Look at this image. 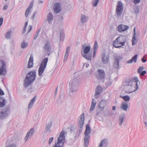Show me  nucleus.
<instances>
[{
  "label": "nucleus",
  "instance_id": "obj_1",
  "mask_svg": "<svg viewBox=\"0 0 147 147\" xmlns=\"http://www.w3.org/2000/svg\"><path fill=\"white\" fill-rule=\"evenodd\" d=\"M138 79L137 77L125 81L124 85L125 88L129 89L128 90H126L125 92L128 93H131L137 90L138 88Z\"/></svg>",
  "mask_w": 147,
  "mask_h": 147
},
{
  "label": "nucleus",
  "instance_id": "obj_2",
  "mask_svg": "<svg viewBox=\"0 0 147 147\" xmlns=\"http://www.w3.org/2000/svg\"><path fill=\"white\" fill-rule=\"evenodd\" d=\"M36 76V70L30 71L26 76L24 80V86L27 87L30 86L35 80Z\"/></svg>",
  "mask_w": 147,
  "mask_h": 147
},
{
  "label": "nucleus",
  "instance_id": "obj_3",
  "mask_svg": "<svg viewBox=\"0 0 147 147\" xmlns=\"http://www.w3.org/2000/svg\"><path fill=\"white\" fill-rule=\"evenodd\" d=\"M82 50L83 49L84 53H82V55L84 58L88 61H91L92 59V52H90L91 48L90 45L87 46L86 44L82 45Z\"/></svg>",
  "mask_w": 147,
  "mask_h": 147
},
{
  "label": "nucleus",
  "instance_id": "obj_4",
  "mask_svg": "<svg viewBox=\"0 0 147 147\" xmlns=\"http://www.w3.org/2000/svg\"><path fill=\"white\" fill-rule=\"evenodd\" d=\"M71 88L69 91V94L71 95L76 92L78 90L79 83L77 78H75L72 80L70 82Z\"/></svg>",
  "mask_w": 147,
  "mask_h": 147
},
{
  "label": "nucleus",
  "instance_id": "obj_5",
  "mask_svg": "<svg viewBox=\"0 0 147 147\" xmlns=\"http://www.w3.org/2000/svg\"><path fill=\"white\" fill-rule=\"evenodd\" d=\"M66 132L63 130H62L60 133L58 138L57 143H55L53 147H62L63 145L65 140V134Z\"/></svg>",
  "mask_w": 147,
  "mask_h": 147
},
{
  "label": "nucleus",
  "instance_id": "obj_6",
  "mask_svg": "<svg viewBox=\"0 0 147 147\" xmlns=\"http://www.w3.org/2000/svg\"><path fill=\"white\" fill-rule=\"evenodd\" d=\"M48 61V58H45L42 60L38 69V74L39 76L42 75L46 67Z\"/></svg>",
  "mask_w": 147,
  "mask_h": 147
},
{
  "label": "nucleus",
  "instance_id": "obj_7",
  "mask_svg": "<svg viewBox=\"0 0 147 147\" xmlns=\"http://www.w3.org/2000/svg\"><path fill=\"white\" fill-rule=\"evenodd\" d=\"M10 109L9 106L5 107L0 111V119H4L8 117L10 113Z\"/></svg>",
  "mask_w": 147,
  "mask_h": 147
},
{
  "label": "nucleus",
  "instance_id": "obj_8",
  "mask_svg": "<svg viewBox=\"0 0 147 147\" xmlns=\"http://www.w3.org/2000/svg\"><path fill=\"white\" fill-rule=\"evenodd\" d=\"M84 115L83 113L79 117L78 119V125L80 128L79 130V134L82 132L84 122Z\"/></svg>",
  "mask_w": 147,
  "mask_h": 147
},
{
  "label": "nucleus",
  "instance_id": "obj_9",
  "mask_svg": "<svg viewBox=\"0 0 147 147\" xmlns=\"http://www.w3.org/2000/svg\"><path fill=\"white\" fill-rule=\"evenodd\" d=\"M6 64L2 60H0V76H4L7 73Z\"/></svg>",
  "mask_w": 147,
  "mask_h": 147
},
{
  "label": "nucleus",
  "instance_id": "obj_10",
  "mask_svg": "<svg viewBox=\"0 0 147 147\" xmlns=\"http://www.w3.org/2000/svg\"><path fill=\"white\" fill-rule=\"evenodd\" d=\"M123 7L121 2L119 1L116 7V13L118 17L121 16L123 11Z\"/></svg>",
  "mask_w": 147,
  "mask_h": 147
},
{
  "label": "nucleus",
  "instance_id": "obj_11",
  "mask_svg": "<svg viewBox=\"0 0 147 147\" xmlns=\"http://www.w3.org/2000/svg\"><path fill=\"white\" fill-rule=\"evenodd\" d=\"M121 57L119 56H115L114 57V61L113 63V67L115 69L119 68V61L122 59Z\"/></svg>",
  "mask_w": 147,
  "mask_h": 147
},
{
  "label": "nucleus",
  "instance_id": "obj_12",
  "mask_svg": "<svg viewBox=\"0 0 147 147\" xmlns=\"http://www.w3.org/2000/svg\"><path fill=\"white\" fill-rule=\"evenodd\" d=\"M97 77L99 80H103L105 77V73L104 70L100 69H97Z\"/></svg>",
  "mask_w": 147,
  "mask_h": 147
},
{
  "label": "nucleus",
  "instance_id": "obj_13",
  "mask_svg": "<svg viewBox=\"0 0 147 147\" xmlns=\"http://www.w3.org/2000/svg\"><path fill=\"white\" fill-rule=\"evenodd\" d=\"M35 133V129L34 127L30 129L27 132L26 136L25 137L24 140L26 142L29 138H31L34 134Z\"/></svg>",
  "mask_w": 147,
  "mask_h": 147
},
{
  "label": "nucleus",
  "instance_id": "obj_14",
  "mask_svg": "<svg viewBox=\"0 0 147 147\" xmlns=\"http://www.w3.org/2000/svg\"><path fill=\"white\" fill-rule=\"evenodd\" d=\"M51 48L52 47L50 42L49 41H47L45 44L43 48L47 53H49L48 56L50 55V52L51 51Z\"/></svg>",
  "mask_w": 147,
  "mask_h": 147
},
{
  "label": "nucleus",
  "instance_id": "obj_15",
  "mask_svg": "<svg viewBox=\"0 0 147 147\" xmlns=\"http://www.w3.org/2000/svg\"><path fill=\"white\" fill-rule=\"evenodd\" d=\"M109 55H107L106 56L105 53H102L101 58L102 63L104 64H107L109 62Z\"/></svg>",
  "mask_w": 147,
  "mask_h": 147
},
{
  "label": "nucleus",
  "instance_id": "obj_16",
  "mask_svg": "<svg viewBox=\"0 0 147 147\" xmlns=\"http://www.w3.org/2000/svg\"><path fill=\"white\" fill-rule=\"evenodd\" d=\"M129 28L127 26L122 24L119 25L117 28V30L119 32H122L127 30Z\"/></svg>",
  "mask_w": 147,
  "mask_h": 147
},
{
  "label": "nucleus",
  "instance_id": "obj_17",
  "mask_svg": "<svg viewBox=\"0 0 147 147\" xmlns=\"http://www.w3.org/2000/svg\"><path fill=\"white\" fill-rule=\"evenodd\" d=\"M102 90V87L99 86H98L96 89L95 93L94 96L96 98H98L100 96V93L101 92Z\"/></svg>",
  "mask_w": 147,
  "mask_h": 147
},
{
  "label": "nucleus",
  "instance_id": "obj_18",
  "mask_svg": "<svg viewBox=\"0 0 147 147\" xmlns=\"http://www.w3.org/2000/svg\"><path fill=\"white\" fill-rule=\"evenodd\" d=\"M60 5V3H55L54 5L53 9L55 13H58L60 12L61 11Z\"/></svg>",
  "mask_w": 147,
  "mask_h": 147
},
{
  "label": "nucleus",
  "instance_id": "obj_19",
  "mask_svg": "<svg viewBox=\"0 0 147 147\" xmlns=\"http://www.w3.org/2000/svg\"><path fill=\"white\" fill-rule=\"evenodd\" d=\"M107 104V102L106 100H101L99 102L98 107L100 108V109L103 110L106 106Z\"/></svg>",
  "mask_w": 147,
  "mask_h": 147
},
{
  "label": "nucleus",
  "instance_id": "obj_20",
  "mask_svg": "<svg viewBox=\"0 0 147 147\" xmlns=\"http://www.w3.org/2000/svg\"><path fill=\"white\" fill-rule=\"evenodd\" d=\"M33 57L32 55H31L29 59L27 67L30 68L33 67Z\"/></svg>",
  "mask_w": 147,
  "mask_h": 147
},
{
  "label": "nucleus",
  "instance_id": "obj_21",
  "mask_svg": "<svg viewBox=\"0 0 147 147\" xmlns=\"http://www.w3.org/2000/svg\"><path fill=\"white\" fill-rule=\"evenodd\" d=\"M107 140L106 139H104L100 141L98 147H107Z\"/></svg>",
  "mask_w": 147,
  "mask_h": 147
},
{
  "label": "nucleus",
  "instance_id": "obj_22",
  "mask_svg": "<svg viewBox=\"0 0 147 147\" xmlns=\"http://www.w3.org/2000/svg\"><path fill=\"white\" fill-rule=\"evenodd\" d=\"M125 43V40L124 39L123 41H119L118 42H117L116 44H113V46L115 47L119 48H120L121 46H124Z\"/></svg>",
  "mask_w": 147,
  "mask_h": 147
},
{
  "label": "nucleus",
  "instance_id": "obj_23",
  "mask_svg": "<svg viewBox=\"0 0 147 147\" xmlns=\"http://www.w3.org/2000/svg\"><path fill=\"white\" fill-rule=\"evenodd\" d=\"M91 128L89 124H87L86 125L85 131L84 132V135L85 136H90L89 134L91 133Z\"/></svg>",
  "mask_w": 147,
  "mask_h": 147
},
{
  "label": "nucleus",
  "instance_id": "obj_24",
  "mask_svg": "<svg viewBox=\"0 0 147 147\" xmlns=\"http://www.w3.org/2000/svg\"><path fill=\"white\" fill-rule=\"evenodd\" d=\"M98 48V45L96 40L94 41V45L93 48V57H94L95 56L96 51H97Z\"/></svg>",
  "mask_w": 147,
  "mask_h": 147
},
{
  "label": "nucleus",
  "instance_id": "obj_25",
  "mask_svg": "<svg viewBox=\"0 0 147 147\" xmlns=\"http://www.w3.org/2000/svg\"><path fill=\"white\" fill-rule=\"evenodd\" d=\"M124 39L125 40V42L126 41V38L125 37L121 36L118 37L113 42V44H116L117 42H118L119 41H123Z\"/></svg>",
  "mask_w": 147,
  "mask_h": 147
},
{
  "label": "nucleus",
  "instance_id": "obj_26",
  "mask_svg": "<svg viewBox=\"0 0 147 147\" xmlns=\"http://www.w3.org/2000/svg\"><path fill=\"white\" fill-rule=\"evenodd\" d=\"M129 108L128 106V102H122L121 105V108L125 111H126L127 108Z\"/></svg>",
  "mask_w": 147,
  "mask_h": 147
},
{
  "label": "nucleus",
  "instance_id": "obj_27",
  "mask_svg": "<svg viewBox=\"0 0 147 147\" xmlns=\"http://www.w3.org/2000/svg\"><path fill=\"white\" fill-rule=\"evenodd\" d=\"M52 125V122L50 121L46 125L45 129L46 132H50L51 131L50 130L51 127Z\"/></svg>",
  "mask_w": 147,
  "mask_h": 147
},
{
  "label": "nucleus",
  "instance_id": "obj_28",
  "mask_svg": "<svg viewBox=\"0 0 147 147\" xmlns=\"http://www.w3.org/2000/svg\"><path fill=\"white\" fill-rule=\"evenodd\" d=\"M6 100L3 97L0 96V108L3 107L5 105Z\"/></svg>",
  "mask_w": 147,
  "mask_h": 147
},
{
  "label": "nucleus",
  "instance_id": "obj_29",
  "mask_svg": "<svg viewBox=\"0 0 147 147\" xmlns=\"http://www.w3.org/2000/svg\"><path fill=\"white\" fill-rule=\"evenodd\" d=\"M36 98V96H35L30 101V102L28 105V108L29 109H30L33 106L34 102Z\"/></svg>",
  "mask_w": 147,
  "mask_h": 147
},
{
  "label": "nucleus",
  "instance_id": "obj_30",
  "mask_svg": "<svg viewBox=\"0 0 147 147\" xmlns=\"http://www.w3.org/2000/svg\"><path fill=\"white\" fill-rule=\"evenodd\" d=\"M90 137L85 136L84 138V145L85 147H88L89 145Z\"/></svg>",
  "mask_w": 147,
  "mask_h": 147
},
{
  "label": "nucleus",
  "instance_id": "obj_31",
  "mask_svg": "<svg viewBox=\"0 0 147 147\" xmlns=\"http://www.w3.org/2000/svg\"><path fill=\"white\" fill-rule=\"evenodd\" d=\"M96 103V102L95 100L94 99L92 98L91 106L90 109V110L91 111H92L94 110Z\"/></svg>",
  "mask_w": 147,
  "mask_h": 147
},
{
  "label": "nucleus",
  "instance_id": "obj_32",
  "mask_svg": "<svg viewBox=\"0 0 147 147\" xmlns=\"http://www.w3.org/2000/svg\"><path fill=\"white\" fill-rule=\"evenodd\" d=\"M65 38L64 34L62 30H60V42L63 41Z\"/></svg>",
  "mask_w": 147,
  "mask_h": 147
},
{
  "label": "nucleus",
  "instance_id": "obj_33",
  "mask_svg": "<svg viewBox=\"0 0 147 147\" xmlns=\"http://www.w3.org/2000/svg\"><path fill=\"white\" fill-rule=\"evenodd\" d=\"M47 18L49 23L50 24L51 21L53 20V16L51 13H48Z\"/></svg>",
  "mask_w": 147,
  "mask_h": 147
},
{
  "label": "nucleus",
  "instance_id": "obj_34",
  "mask_svg": "<svg viewBox=\"0 0 147 147\" xmlns=\"http://www.w3.org/2000/svg\"><path fill=\"white\" fill-rule=\"evenodd\" d=\"M88 20V17L84 15H82L81 16V22L84 23Z\"/></svg>",
  "mask_w": 147,
  "mask_h": 147
},
{
  "label": "nucleus",
  "instance_id": "obj_35",
  "mask_svg": "<svg viewBox=\"0 0 147 147\" xmlns=\"http://www.w3.org/2000/svg\"><path fill=\"white\" fill-rule=\"evenodd\" d=\"M125 116L124 115H121L119 117V126H121L122 125Z\"/></svg>",
  "mask_w": 147,
  "mask_h": 147
},
{
  "label": "nucleus",
  "instance_id": "obj_36",
  "mask_svg": "<svg viewBox=\"0 0 147 147\" xmlns=\"http://www.w3.org/2000/svg\"><path fill=\"white\" fill-rule=\"evenodd\" d=\"M134 35L132 38V45H134L136 43L135 42V40H136V28H134Z\"/></svg>",
  "mask_w": 147,
  "mask_h": 147
},
{
  "label": "nucleus",
  "instance_id": "obj_37",
  "mask_svg": "<svg viewBox=\"0 0 147 147\" xmlns=\"http://www.w3.org/2000/svg\"><path fill=\"white\" fill-rule=\"evenodd\" d=\"M11 33L12 31L11 30L8 31L6 33L5 35V38L7 39L9 38L10 37Z\"/></svg>",
  "mask_w": 147,
  "mask_h": 147
},
{
  "label": "nucleus",
  "instance_id": "obj_38",
  "mask_svg": "<svg viewBox=\"0 0 147 147\" xmlns=\"http://www.w3.org/2000/svg\"><path fill=\"white\" fill-rule=\"evenodd\" d=\"M28 45V44L24 41L21 44V47L23 49H24L27 47Z\"/></svg>",
  "mask_w": 147,
  "mask_h": 147
},
{
  "label": "nucleus",
  "instance_id": "obj_39",
  "mask_svg": "<svg viewBox=\"0 0 147 147\" xmlns=\"http://www.w3.org/2000/svg\"><path fill=\"white\" fill-rule=\"evenodd\" d=\"M122 98L125 101H129V100L130 98L128 95H126L122 97Z\"/></svg>",
  "mask_w": 147,
  "mask_h": 147
},
{
  "label": "nucleus",
  "instance_id": "obj_40",
  "mask_svg": "<svg viewBox=\"0 0 147 147\" xmlns=\"http://www.w3.org/2000/svg\"><path fill=\"white\" fill-rule=\"evenodd\" d=\"M40 30H41L40 28L36 32V33L35 34L34 36V40H35L36 38L38 36V34L40 31Z\"/></svg>",
  "mask_w": 147,
  "mask_h": 147
},
{
  "label": "nucleus",
  "instance_id": "obj_41",
  "mask_svg": "<svg viewBox=\"0 0 147 147\" xmlns=\"http://www.w3.org/2000/svg\"><path fill=\"white\" fill-rule=\"evenodd\" d=\"M138 55L137 54L133 56L131 58L133 61L134 63H136L137 61Z\"/></svg>",
  "mask_w": 147,
  "mask_h": 147
},
{
  "label": "nucleus",
  "instance_id": "obj_42",
  "mask_svg": "<svg viewBox=\"0 0 147 147\" xmlns=\"http://www.w3.org/2000/svg\"><path fill=\"white\" fill-rule=\"evenodd\" d=\"M99 1V0H94L93 1V6L94 7L96 6Z\"/></svg>",
  "mask_w": 147,
  "mask_h": 147
},
{
  "label": "nucleus",
  "instance_id": "obj_43",
  "mask_svg": "<svg viewBox=\"0 0 147 147\" xmlns=\"http://www.w3.org/2000/svg\"><path fill=\"white\" fill-rule=\"evenodd\" d=\"M144 67L143 66H140L138 69V73L140 74L141 72L144 70Z\"/></svg>",
  "mask_w": 147,
  "mask_h": 147
},
{
  "label": "nucleus",
  "instance_id": "obj_44",
  "mask_svg": "<svg viewBox=\"0 0 147 147\" xmlns=\"http://www.w3.org/2000/svg\"><path fill=\"white\" fill-rule=\"evenodd\" d=\"M30 10L29 9V8L27 9L25 13V16L26 18L28 17Z\"/></svg>",
  "mask_w": 147,
  "mask_h": 147
},
{
  "label": "nucleus",
  "instance_id": "obj_45",
  "mask_svg": "<svg viewBox=\"0 0 147 147\" xmlns=\"http://www.w3.org/2000/svg\"><path fill=\"white\" fill-rule=\"evenodd\" d=\"M34 3V1H32L31 2L29 7H28V8H29V9L30 10L31 8H32V7L33 6Z\"/></svg>",
  "mask_w": 147,
  "mask_h": 147
},
{
  "label": "nucleus",
  "instance_id": "obj_46",
  "mask_svg": "<svg viewBox=\"0 0 147 147\" xmlns=\"http://www.w3.org/2000/svg\"><path fill=\"white\" fill-rule=\"evenodd\" d=\"M146 73V71H141L139 74L142 76H144L145 74Z\"/></svg>",
  "mask_w": 147,
  "mask_h": 147
},
{
  "label": "nucleus",
  "instance_id": "obj_47",
  "mask_svg": "<svg viewBox=\"0 0 147 147\" xmlns=\"http://www.w3.org/2000/svg\"><path fill=\"white\" fill-rule=\"evenodd\" d=\"M70 47H69V46L67 47L66 49L65 53H69L70 52Z\"/></svg>",
  "mask_w": 147,
  "mask_h": 147
},
{
  "label": "nucleus",
  "instance_id": "obj_48",
  "mask_svg": "<svg viewBox=\"0 0 147 147\" xmlns=\"http://www.w3.org/2000/svg\"><path fill=\"white\" fill-rule=\"evenodd\" d=\"M54 139L53 137H51L50 138L49 140V144H51L52 142L53 141Z\"/></svg>",
  "mask_w": 147,
  "mask_h": 147
},
{
  "label": "nucleus",
  "instance_id": "obj_49",
  "mask_svg": "<svg viewBox=\"0 0 147 147\" xmlns=\"http://www.w3.org/2000/svg\"><path fill=\"white\" fill-rule=\"evenodd\" d=\"M3 18H0V27L2 25L3 21Z\"/></svg>",
  "mask_w": 147,
  "mask_h": 147
},
{
  "label": "nucleus",
  "instance_id": "obj_50",
  "mask_svg": "<svg viewBox=\"0 0 147 147\" xmlns=\"http://www.w3.org/2000/svg\"><path fill=\"white\" fill-rule=\"evenodd\" d=\"M6 147H16V146L15 144H13L9 145Z\"/></svg>",
  "mask_w": 147,
  "mask_h": 147
},
{
  "label": "nucleus",
  "instance_id": "obj_51",
  "mask_svg": "<svg viewBox=\"0 0 147 147\" xmlns=\"http://www.w3.org/2000/svg\"><path fill=\"white\" fill-rule=\"evenodd\" d=\"M5 93L3 91V90H2L0 88V96L3 95H4Z\"/></svg>",
  "mask_w": 147,
  "mask_h": 147
},
{
  "label": "nucleus",
  "instance_id": "obj_52",
  "mask_svg": "<svg viewBox=\"0 0 147 147\" xmlns=\"http://www.w3.org/2000/svg\"><path fill=\"white\" fill-rule=\"evenodd\" d=\"M68 57V53H65V56H64V60H65L66 61L67 60Z\"/></svg>",
  "mask_w": 147,
  "mask_h": 147
},
{
  "label": "nucleus",
  "instance_id": "obj_53",
  "mask_svg": "<svg viewBox=\"0 0 147 147\" xmlns=\"http://www.w3.org/2000/svg\"><path fill=\"white\" fill-rule=\"evenodd\" d=\"M140 0H134V3L135 4H137L140 3Z\"/></svg>",
  "mask_w": 147,
  "mask_h": 147
},
{
  "label": "nucleus",
  "instance_id": "obj_54",
  "mask_svg": "<svg viewBox=\"0 0 147 147\" xmlns=\"http://www.w3.org/2000/svg\"><path fill=\"white\" fill-rule=\"evenodd\" d=\"M145 56H144L142 59L141 60L142 62L145 63L146 61V60L144 59Z\"/></svg>",
  "mask_w": 147,
  "mask_h": 147
},
{
  "label": "nucleus",
  "instance_id": "obj_55",
  "mask_svg": "<svg viewBox=\"0 0 147 147\" xmlns=\"http://www.w3.org/2000/svg\"><path fill=\"white\" fill-rule=\"evenodd\" d=\"M133 61L132 60V59H130L129 60H128L127 61V63H131L133 62Z\"/></svg>",
  "mask_w": 147,
  "mask_h": 147
},
{
  "label": "nucleus",
  "instance_id": "obj_56",
  "mask_svg": "<svg viewBox=\"0 0 147 147\" xmlns=\"http://www.w3.org/2000/svg\"><path fill=\"white\" fill-rule=\"evenodd\" d=\"M7 8V5H4L3 7V9L5 10Z\"/></svg>",
  "mask_w": 147,
  "mask_h": 147
},
{
  "label": "nucleus",
  "instance_id": "obj_57",
  "mask_svg": "<svg viewBox=\"0 0 147 147\" xmlns=\"http://www.w3.org/2000/svg\"><path fill=\"white\" fill-rule=\"evenodd\" d=\"M57 90H58V86H57V88H56V89H55V96H56L57 94Z\"/></svg>",
  "mask_w": 147,
  "mask_h": 147
},
{
  "label": "nucleus",
  "instance_id": "obj_58",
  "mask_svg": "<svg viewBox=\"0 0 147 147\" xmlns=\"http://www.w3.org/2000/svg\"><path fill=\"white\" fill-rule=\"evenodd\" d=\"M26 27H24V28L23 29V34L24 33L26 32Z\"/></svg>",
  "mask_w": 147,
  "mask_h": 147
},
{
  "label": "nucleus",
  "instance_id": "obj_59",
  "mask_svg": "<svg viewBox=\"0 0 147 147\" xmlns=\"http://www.w3.org/2000/svg\"><path fill=\"white\" fill-rule=\"evenodd\" d=\"M36 13H36H35V12H34V15H33V16H32V20L34 19V18H35V17Z\"/></svg>",
  "mask_w": 147,
  "mask_h": 147
},
{
  "label": "nucleus",
  "instance_id": "obj_60",
  "mask_svg": "<svg viewBox=\"0 0 147 147\" xmlns=\"http://www.w3.org/2000/svg\"><path fill=\"white\" fill-rule=\"evenodd\" d=\"M28 24V22L27 21L26 22L25 24V26L24 27H26Z\"/></svg>",
  "mask_w": 147,
  "mask_h": 147
},
{
  "label": "nucleus",
  "instance_id": "obj_61",
  "mask_svg": "<svg viewBox=\"0 0 147 147\" xmlns=\"http://www.w3.org/2000/svg\"><path fill=\"white\" fill-rule=\"evenodd\" d=\"M30 26V29L29 30L28 33H29L32 30V26Z\"/></svg>",
  "mask_w": 147,
  "mask_h": 147
},
{
  "label": "nucleus",
  "instance_id": "obj_62",
  "mask_svg": "<svg viewBox=\"0 0 147 147\" xmlns=\"http://www.w3.org/2000/svg\"><path fill=\"white\" fill-rule=\"evenodd\" d=\"M135 12L136 13H138L139 12V10L138 9H137L135 11Z\"/></svg>",
  "mask_w": 147,
  "mask_h": 147
},
{
  "label": "nucleus",
  "instance_id": "obj_63",
  "mask_svg": "<svg viewBox=\"0 0 147 147\" xmlns=\"http://www.w3.org/2000/svg\"><path fill=\"white\" fill-rule=\"evenodd\" d=\"M115 109H116V107H115V106H113L112 107V110H115Z\"/></svg>",
  "mask_w": 147,
  "mask_h": 147
},
{
  "label": "nucleus",
  "instance_id": "obj_64",
  "mask_svg": "<svg viewBox=\"0 0 147 147\" xmlns=\"http://www.w3.org/2000/svg\"><path fill=\"white\" fill-rule=\"evenodd\" d=\"M144 123L145 124V125L146 126H147V122H144Z\"/></svg>",
  "mask_w": 147,
  "mask_h": 147
}]
</instances>
